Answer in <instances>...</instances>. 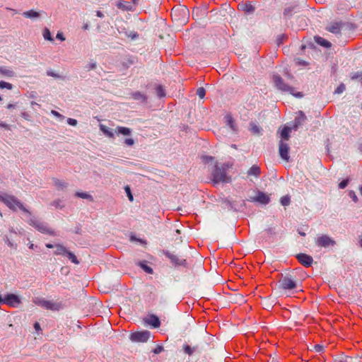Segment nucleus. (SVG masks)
I'll return each mask as SVG.
<instances>
[{
  "instance_id": "obj_1",
  "label": "nucleus",
  "mask_w": 362,
  "mask_h": 362,
  "mask_svg": "<svg viewBox=\"0 0 362 362\" xmlns=\"http://www.w3.org/2000/svg\"><path fill=\"white\" fill-rule=\"evenodd\" d=\"M228 166L224 163L216 164L214 166V169L211 173L212 181L214 183H228L231 181V179L227 175Z\"/></svg>"
},
{
  "instance_id": "obj_2",
  "label": "nucleus",
  "mask_w": 362,
  "mask_h": 362,
  "mask_svg": "<svg viewBox=\"0 0 362 362\" xmlns=\"http://www.w3.org/2000/svg\"><path fill=\"white\" fill-rule=\"evenodd\" d=\"M0 201L6 204L10 209L16 211V208L30 214V211L16 197L6 193L0 192Z\"/></svg>"
},
{
  "instance_id": "obj_3",
  "label": "nucleus",
  "mask_w": 362,
  "mask_h": 362,
  "mask_svg": "<svg viewBox=\"0 0 362 362\" xmlns=\"http://www.w3.org/2000/svg\"><path fill=\"white\" fill-rule=\"evenodd\" d=\"M28 223L42 233L55 235L54 230L50 228L47 223L41 222L35 217H31L28 221Z\"/></svg>"
},
{
  "instance_id": "obj_4",
  "label": "nucleus",
  "mask_w": 362,
  "mask_h": 362,
  "mask_svg": "<svg viewBox=\"0 0 362 362\" xmlns=\"http://www.w3.org/2000/svg\"><path fill=\"white\" fill-rule=\"evenodd\" d=\"M33 302L40 307L50 310H59L62 308V304L51 300H47L42 298H35Z\"/></svg>"
},
{
  "instance_id": "obj_5",
  "label": "nucleus",
  "mask_w": 362,
  "mask_h": 362,
  "mask_svg": "<svg viewBox=\"0 0 362 362\" xmlns=\"http://www.w3.org/2000/svg\"><path fill=\"white\" fill-rule=\"evenodd\" d=\"M315 244L320 247L327 248L336 245V241L327 235H321L315 240Z\"/></svg>"
},
{
  "instance_id": "obj_6",
  "label": "nucleus",
  "mask_w": 362,
  "mask_h": 362,
  "mask_svg": "<svg viewBox=\"0 0 362 362\" xmlns=\"http://www.w3.org/2000/svg\"><path fill=\"white\" fill-rule=\"evenodd\" d=\"M162 252L167 258H168L170 260L171 263L174 266H175V267H178V266L186 267L187 266V261L185 259L180 258L176 255L170 252L168 250H163Z\"/></svg>"
},
{
  "instance_id": "obj_7",
  "label": "nucleus",
  "mask_w": 362,
  "mask_h": 362,
  "mask_svg": "<svg viewBox=\"0 0 362 362\" xmlns=\"http://www.w3.org/2000/svg\"><path fill=\"white\" fill-rule=\"evenodd\" d=\"M296 281L291 276H283L279 281V287L284 290H292L296 288Z\"/></svg>"
},
{
  "instance_id": "obj_8",
  "label": "nucleus",
  "mask_w": 362,
  "mask_h": 362,
  "mask_svg": "<svg viewBox=\"0 0 362 362\" xmlns=\"http://www.w3.org/2000/svg\"><path fill=\"white\" fill-rule=\"evenodd\" d=\"M150 337V332L145 330L132 333L129 338L134 342H146Z\"/></svg>"
},
{
  "instance_id": "obj_9",
  "label": "nucleus",
  "mask_w": 362,
  "mask_h": 362,
  "mask_svg": "<svg viewBox=\"0 0 362 362\" xmlns=\"http://www.w3.org/2000/svg\"><path fill=\"white\" fill-rule=\"evenodd\" d=\"M273 81L275 86L281 91L288 92L293 90L292 87L285 83L282 78L278 74H274L273 76Z\"/></svg>"
},
{
  "instance_id": "obj_10",
  "label": "nucleus",
  "mask_w": 362,
  "mask_h": 362,
  "mask_svg": "<svg viewBox=\"0 0 362 362\" xmlns=\"http://www.w3.org/2000/svg\"><path fill=\"white\" fill-rule=\"evenodd\" d=\"M279 155H280V157L286 160V161H288L289 160V154H288V152H289V146L288 144L286 143H284L282 140H281L279 141Z\"/></svg>"
},
{
  "instance_id": "obj_11",
  "label": "nucleus",
  "mask_w": 362,
  "mask_h": 362,
  "mask_svg": "<svg viewBox=\"0 0 362 362\" xmlns=\"http://www.w3.org/2000/svg\"><path fill=\"white\" fill-rule=\"evenodd\" d=\"M250 201L259 202L260 204L266 205L269 203L270 197H269V195H267L264 192L258 191L257 196L255 197L250 198Z\"/></svg>"
},
{
  "instance_id": "obj_12",
  "label": "nucleus",
  "mask_w": 362,
  "mask_h": 362,
  "mask_svg": "<svg viewBox=\"0 0 362 362\" xmlns=\"http://www.w3.org/2000/svg\"><path fill=\"white\" fill-rule=\"evenodd\" d=\"M296 258L300 263L306 267H310L313 262V257L304 253L298 254Z\"/></svg>"
},
{
  "instance_id": "obj_13",
  "label": "nucleus",
  "mask_w": 362,
  "mask_h": 362,
  "mask_svg": "<svg viewBox=\"0 0 362 362\" xmlns=\"http://www.w3.org/2000/svg\"><path fill=\"white\" fill-rule=\"evenodd\" d=\"M307 117L304 114V112L301 110L298 112V116L296 117L294 120V124L293 126V129L294 130H297L299 127L303 124V123L306 121Z\"/></svg>"
},
{
  "instance_id": "obj_14",
  "label": "nucleus",
  "mask_w": 362,
  "mask_h": 362,
  "mask_svg": "<svg viewBox=\"0 0 362 362\" xmlns=\"http://www.w3.org/2000/svg\"><path fill=\"white\" fill-rule=\"evenodd\" d=\"M21 300L18 296L11 293L7 294L4 297V303L11 306H16L19 304Z\"/></svg>"
},
{
  "instance_id": "obj_15",
  "label": "nucleus",
  "mask_w": 362,
  "mask_h": 362,
  "mask_svg": "<svg viewBox=\"0 0 362 362\" xmlns=\"http://www.w3.org/2000/svg\"><path fill=\"white\" fill-rule=\"evenodd\" d=\"M220 202H221L224 207L228 208L229 210H233L235 211H238L239 210L236 203L235 202L231 201L228 198H221Z\"/></svg>"
},
{
  "instance_id": "obj_16",
  "label": "nucleus",
  "mask_w": 362,
  "mask_h": 362,
  "mask_svg": "<svg viewBox=\"0 0 362 362\" xmlns=\"http://www.w3.org/2000/svg\"><path fill=\"white\" fill-rule=\"evenodd\" d=\"M146 322L147 324L151 325L154 328H158L160 325V322L159 318L155 315H150L148 317V318L146 320Z\"/></svg>"
},
{
  "instance_id": "obj_17",
  "label": "nucleus",
  "mask_w": 362,
  "mask_h": 362,
  "mask_svg": "<svg viewBox=\"0 0 362 362\" xmlns=\"http://www.w3.org/2000/svg\"><path fill=\"white\" fill-rule=\"evenodd\" d=\"M260 168L257 165H253L247 172L248 176L258 177L260 175Z\"/></svg>"
},
{
  "instance_id": "obj_18",
  "label": "nucleus",
  "mask_w": 362,
  "mask_h": 362,
  "mask_svg": "<svg viewBox=\"0 0 362 362\" xmlns=\"http://www.w3.org/2000/svg\"><path fill=\"white\" fill-rule=\"evenodd\" d=\"M22 14L25 18H30V19H36V18H40V12L34 11V10H29L27 11H24Z\"/></svg>"
},
{
  "instance_id": "obj_19",
  "label": "nucleus",
  "mask_w": 362,
  "mask_h": 362,
  "mask_svg": "<svg viewBox=\"0 0 362 362\" xmlns=\"http://www.w3.org/2000/svg\"><path fill=\"white\" fill-rule=\"evenodd\" d=\"M341 24L340 23H333L327 28V30L330 33L334 34H339L341 32Z\"/></svg>"
},
{
  "instance_id": "obj_20",
  "label": "nucleus",
  "mask_w": 362,
  "mask_h": 362,
  "mask_svg": "<svg viewBox=\"0 0 362 362\" xmlns=\"http://www.w3.org/2000/svg\"><path fill=\"white\" fill-rule=\"evenodd\" d=\"M115 133L117 134H122L125 136L130 135L132 133L131 129L125 127H117L115 130Z\"/></svg>"
},
{
  "instance_id": "obj_21",
  "label": "nucleus",
  "mask_w": 362,
  "mask_h": 362,
  "mask_svg": "<svg viewBox=\"0 0 362 362\" xmlns=\"http://www.w3.org/2000/svg\"><path fill=\"white\" fill-rule=\"evenodd\" d=\"M55 248L56 250L54 252L55 255H66L68 251V250L61 244H56Z\"/></svg>"
},
{
  "instance_id": "obj_22",
  "label": "nucleus",
  "mask_w": 362,
  "mask_h": 362,
  "mask_svg": "<svg viewBox=\"0 0 362 362\" xmlns=\"http://www.w3.org/2000/svg\"><path fill=\"white\" fill-rule=\"evenodd\" d=\"M117 6L118 8L123 11H133V6L129 3L126 1H119L117 4Z\"/></svg>"
},
{
  "instance_id": "obj_23",
  "label": "nucleus",
  "mask_w": 362,
  "mask_h": 362,
  "mask_svg": "<svg viewBox=\"0 0 362 362\" xmlns=\"http://www.w3.org/2000/svg\"><path fill=\"white\" fill-rule=\"evenodd\" d=\"M225 119H226V124L230 128V129L233 132H236L237 131L236 126L235 124V122H234V119L232 117V116L230 115H227L225 117Z\"/></svg>"
},
{
  "instance_id": "obj_24",
  "label": "nucleus",
  "mask_w": 362,
  "mask_h": 362,
  "mask_svg": "<svg viewBox=\"0 0 362 362\" xmlns=\"http://www.w3.org/2000/svg\"><path fill=\"white\" fill-rule=\"evenodd\" d=\"M100 129L108 137L110 138H114L115 137V132L112 131V129L107 127L106 126L103 124L100 125Z\"/></svg>"
},
{
  "instance_id": "obj_25",
  "label": "nucleus",
  "mask_w": 362,
  "mask_h": 362,
  "mask_svg": "<svg viewBox=\"0 0 362 362\" xmlns=\"http://www.w3.org/2000/svg\"><path fill=\"white\" fill-rule=\"evenodd\" d=\"M293 128L288 127H284L281 131V138L282 139L288 141L290 138V133Z\"/></svg>"
},
{
  "instance_id": "obj_26",
  "label": "nucleus",
  "mask_w": 362,
  "mask_h": 362,
  "mask_svg": "<svg viewBox=\"0 0 362 362\" xmlns=\"http://www.w3.org/2000/svg\"><path fill=\"white\" fill-rule=\"evenodd\" d=\"M0 73L7 77H13L15 76L13 71L4 66H0Z\"/></svg>"
},
{
  "instance_id": "obj_27",
  "label": "nucleus",
  "mask_w": 362,
  "mask_h": 362,
  "mask_svg": "<svg viewBox=\"0 0 362 362\" xmlns=\"http://www.w3.org/2000/svg\"><path fill=\"white\" fill-rule=\"evenodd\" d=\"M315 40L318 45L324 47L328 48L331 47V43L321 37H315Z\"/></svg>"
},
{
  "instance_id": "obj_28",
  "label": "nucleus",
  "mask_w": 362,
  "mask_h": 362,
  "mask_svg": "<svg viewBox=\"0 0 362 362\" xmlns=\"http://www.w3.org/2000/svg\"><path fill=\"white\" fill-rule=\"evenodd\" d=\"M138 264L147 274H153V269L147 264L146 262H145V261L139 262L138 263Z\"/></svg>"
},
{
  "instance_id": "obj_29",
  "label": "nucleus",
  "mask_w": 362,
  "mask_h": 362,
  "mask_svg": "<svg viewBox=\"0 0 362 362\" xmlns=\"http://www.w3.org/2000/svg\"><path fill=\"white\" fill-rule=\"evenodd\" d=\"M53 181H54V186L58 189H64V188H66L67 187V183L63 180H60L59 179L54 178Z\"/></svg>"
},
{
  "instance_id": "obj_30",
  "label": "nucleus",
  "mask_w": 362,
  "mask_h": 362,
  "mask_svg": "<svg viewBox=\"0 0 362 362\" xmlns=\"http://www.w3.org/2000/svg\"><path fill=\"white\" fill-rule=\"evenodd\" d=\"M66 256L68 257V259L73 263L76 264H79V261L78 260L77 257H76V255L70 252V251H67L66 254Z\"/></svg>"
},
{
  "instance_id": "obj_31",
  "label": "nucleus",
  "mask_w": 362,
  "mask_h": 362,
  "mask_svg": "<svg viewBox=\"0 0 362 362\" xmlns=\"http://www.w3.org/2000/svg\"><path fill=\"white\" fill-rule=\"evenodd\" d=\"M43 37L45 38V40H48V41H53V38L51 35V33L49 31V30L47 28H45L43 30Z\"/></svg>"
},
{
  "instance_id": "obj_32",
  "label": "nucleus",
  "mask_w": 362,
  "mask_h": 362,
  "mask_svg": "<svg viewBox=\"0 0 362 362\" xmlns=\"http://www.w3.org/2000/svg\"><path fill=\"white\" fill-rule=\"evenodd\" d=\"M243 11L247 13H252L255 11V7L250 4H246L243 6Z\"/></svg>"
},
{
  "instance_id": "obj_33",
  "label": "nucleus",
  "mask_w": 362,
  "mask_h": 362,
  "mask_svg": "<svg viewBox=\"0 0 362 362\" xmlns=\"http://www.w3.org/2000/svg\"><path fill=\"white\" fill-rule=\"evenodd\" d=\"M290 202L291 198L288 195L282 197L280 199V203L281 204L282 206H288L290 204Z\"/></svg>"
},
{
  "instance_id": "obj_34",
  "label": "nucleus",
  "mask_w": 362,
  "mask_h": 362,
  "mask_svg": "<svg viewBox=\"0 0 362 362\" xmlns=\"http://www.w3.org/2000/svg\"><path fill=\"white\" fill-rule=\"evenodd\" d=\"M351 78L361 82L362 83V72H356L351 74Z\"/></svg>"
},
{
  "instance_id": "obj_35",
  "label": "nucleus",
  "mask_w": 362,
  "mask_h": 362,
  "mask_svg": "<svg viewBox=\"0 0 362 362\" xmlns=\"http://www.w3.org/2000/svg\"><path fill=\"white\" fill-rule=\"evenodd\" d=\"M76 196L82 199H92V196L86 192H77Z\"/></svg>"
},
{
  "instance_id": "obj_36",
  "label": "nucleus",
  "mask_w": 362,
  "mask_h": 362,
  "mask_svg": "<svg viewBox=\"0 0 362 362\" xmlns=\"http://www.w3.org/2000/svg\"><path fill=\"white\" fill-rule=\"evenodd\" d=\"M51 205L54 206L57 209H62L64 206V205L62 204V202L60 199H57V200L53 201L51 203Z\"/></svg>"
},
{
  "instance_id": "obj_37",
  "label": "nucleus",
  "mask_w": 362,
  "mask_h": 362,
  "mask_svg": "<svg viewBox=\"0 0 362 362\" xmlns=\"http://www.w3.org/2000/svg\"><path fill=\"white\" fill-rule=\"evenodd\" d=\"M12 88H13V86L11 83H9L4 81H0V88H1V89L7 88L8 90H11Z\"/></svg>"
},
{
  "instance_id": "obj_38",
  "label": "nucleus",
  "mask_w": 362,
  "mask_h": 362,
  "mask_svg": "<svg viewBox=\"0 0 362 362\" xmlns=\"http://www.w3.org/2000/svg\"><path fill=\"white\" fill-rule=\"evenodd\" d=\"M183 350L185 354H188L189 356H191L194 354V351L192 350V347L187 344H185L183 346Z\"/></svg>"
},
{
  "instance_id": "obj_39",
  "label": "nucleus",
  "mask_w": 362,
  "mask_h": 362,
  "mask_svg": "<svg viewBox=\"0 0 362 362\" xmlns=\"http://www.w3.org/2000/svg\"><path fill=\"white\" fill-rule=\"evenodd\" d=\"M295 7L286 8L284 11V15L290 18L293 15V11Z\"/></svg>"
},
{
  "instance_id": "obj_40",
  "label": "nucleus",
  "mask_w": 362,
  "mask_h": 362,
  "mask_svg": "<svg viewBox=\"0 0 362 362\" xmlns=\"http://www.w3.org/2000/svg\"><path fill=\"white\" fill-rule=\"evenodd\" d=\"M156 93L159 98H163L165 95V90L161 86L156 88Z\"/></svg>"
},
{
  "instance_id": "obj_41",
  "label": "nucleus",
  "mask_w": 362,
  "mask_h": 362,
  "mask_svg": "<svg viewBox=\"0 0 362 362\" xmlns=\"http://www.w3.org/2000/svg\"><path fill=\"white\" fill-rule=\"evenodd\" d=\"M133 97L135 100H142V101H144L146 100V97L141 94V93L139 92H136L133 94Z\"/></svg>"
},
{
  "instance_id": "obj_42",
  "label": "nucleus",
  "mask_w": 362,
  "mask_h": 362,
  "mask_svg": "<svg viewBox=\"0 0 362 362\" xmlns=\"http://www.w3.org/2000/svg\"><path fill=\"white\" fill-rule=\"evenodd\" d=\"M96 66H97L96 62H91L89 64H88L87 65H86L85 69L87 71H89L90 70L95 69L96 68Z\"/></svg>"
},
{
  "instance_id": "obj_43",
  "label": "nucleus",
  "mask_w": 362,
  "mask_h": 362,
  "mask_svg": "<svg viewBox=\"0 0 362 362\" xmlns=\"http://www.w3.org/2000/svg\"><path fill=\"white\" fill-rule=\"evenodd\" d=\"M250 131L254 134H259L260 133L261 129L259 126L255 124H251Z\"/></svg>"
},
{
  "instance_id": "obj_44",
  "label": "nucleus",
  "mask_w": 362,
  "mask_h": 362,
  "mask_svg": "<svg viewBox=\"0 0 362 362\" xmlns=\"http://www.w3.org/2000/svg\"><path fill=\"white\" fill-rule=\"evenodd\" d=\"M197 94L201 99H203L205 96L206 90L204 88L200 87L197 89Z\"/></svg>"
},
{
  "instance_id": "obj_45",
  "label": "nucleus",
  "mask_w": 362,
  "mask_h": 362,
  "mask_svg": "<svg viewBox=\"0 0 362 362\" xmlns=\"http://www.w3.org/2000/svg\"><path fill=\"white\" fill-rule=\"evenodd\" d=\"M345 85L344 83H341L334 90V93L340 94L342 93L345 90Z\"/></svg>"
},
{
  "instance_id": "obj_46",
  "label": "nucleus",
  "mask_w": 362,
  "mask_h": 362,
  "mask_svg": "<svg viewBox=\"0 0 362 362\" xmlns=\"http://www.w3.org/2000/svg\"><path fill=\"white\" fill-rule=\"evenodd\" d=\"M124 190H125V192L127 193V195L129 201L132 202L134 198H133V195L132 194L130 187L129 186H126L124 187Z\"/></svg>"
},
{
  "instance_id": "obj_47",
  "label": "nucleus",
  "mask_w": 362,
  "mask_h": 362,
  "mask_svg": "<svg viewBox=\"0 0 362 362\" xmlns=\"http://www.w3.org/2000/svg\"><path fill=\"white\" fill-rule=\"evenodd\" d=\"M51 114L53 116L57 117L60 121H62L65 118L64 115H61L59 112H58L56 110H51Z\"/></svg>"
},
{
  "instance_id": "obj_48",
  "label": "nucleus",
  "mask_w": 362,
  "mask_h": 362,
  "mask_svg": "<svg viewBox=\"0 0 362 362\" xmlns=\"http://www.w3.org/2000/svg\"><path fill=\"white\" fill-rule=\"evenodd\" d=\"M4 241L9 247L16 248L17 245L11 241L7 236H5Z\"/></svg>"
},
{
  "instance_id": "obj_49",
  "label": "nucleus",
  "mask_w": 362,
  "mask_h": 362,
  "mask_svg": "<svg viewBox=\"0 0 362 362\" xmlns=\"http://www.w3.org/2000/svg\"><path fill=\"white\" fill-rule=\"evenodd\" d=\"M349 180L345 179L343 180L339 184V189H344L349 184Z\"/></svg>"
},
{
  "instance_id": "obj_50",
  "label": "nucleus",
  "mask_w": 362,
  "mask_h": 362,
  "mask_svg": "<svg viewBox=\"0 0 362 362\" xmlns=\"http://www.w3.org/2000/svg\"><path fill=\"white\" fill-rule=\"evenodd\" d=\"M124 143L128 146H132L134 144V140L132 138H127L124 139Z\"/></svg>"
},
{
  "instance_id": "obj_51",
  "label": "nucleus",
  "mask_w": 362,
  "mask_h": 362,
  "mask_svg": "<svg viewBox=\"0 0 362 362\" xmlns=\"http://www.w3.org/2000/svg\"><path fill=\"white\" fill-rule=\"evenodd\" d=\"M130 240L131 241H136V242H139L141 244H144L146 243V241L142 240V239H140V238H137L136 237H135L134 235H131L130 236Z\"/></svg>"
},
{
  "instance_id": "obj_52",
  "label": "nucleus",
  "mask_w": 362,
  "mask_h": 362,
  "mask_svg": "<svg viewBox=\"0 0 362 362\" xmlns=\"http://www.w3.org/2000/svg\"><path fill=\"white\" fill-rule=\"evenodd\" d=\"M67 123H68L69 125H71V126H74V127H75V126H76V125H77L78 122H77V120H76V119H73V118H68V119H67Z\"/></svg>"
},
{
  "instance_id": "obj_53",
  "label": "nucleus",
  "mask_w": 362,
  "mask_h": 362,
  "mask_svg": "<svg viewBox=\"0 0 362 362\" xmlns=\"http://www.w3.org/2000/svg\"><path fill=\"white\" fill-rule=\"evenodd\" d=\"M349 197L354 202H357L358 201V197L356 194V193L354 192V191H350L349 192Z\"/></svg>"
},
{
  "instance_id": "obj_54",
  "label": "nucleus",
  "mask_w": 362,
  "mask_h": 362,
  "mask_svg": "<svg viewBox=\"0 0 362 362\" xmlns=\"http://www.w3.org/2000/svg\"><path fill=\"white\" fill-rule=\"evenodd\" d=\"M163 351V346L158 345V346H157V347L156 349H153V352L155 354H158L161 353Z\"/></svg>"
},
{
  "instance_id": "obj_55",
  "label": "nucleus",
  "mask_w": 362,
  "mask_h": 362,
  "mask_svg": "<svg viewBox=\"0 0 362 362\" xmlns=\"http://www.w3.org/2000/svg\"><path fill=\"white\" fill-rule=\"evenodd\" d=\"M0 127L4 128L6 130H11V125H9V124H6L5 122H0Z\"/></svg>"
},
{
  "instance_id": "obj_56",
  "label": "nucleus",
  "mask_w": 362,
  "mask_h": 362,
  "mask_svg": "<svg viewBox=\"0 0 362 362\" xmlns=\"http://www.w3.org/2000/svg\"><path fill=\"white\" fill-rule=\"evenodd\" d=\"M47 76H52L54 78H60V76L58 74H56L52 71H47Z\"/></svg>"
},
{
  "instance_id": "obj_57",
  "label": "nucleus",
  "mask_w": 362,
  "mask_h": 362,
  "mask_svg": "<svg viewBox=\"0 0 362 362\" xmlns=\"http://www.w3.org/2000/svg\"><path fill=\"white\" fill-rule=\"evenodd\" d=\"M314 349L316 352H321L324 349V346L320 344L314 346Z\"/></svg>"
},
{
  "instance_id": "obj_58",
  "label": "nucleus",
  "mask_w": 362,
  "mask_h": 362,
  "mask_svg": "<svg viewBox=\"0 0 362 362\" xmlns=\"http://www.w3.org/2000/svg\"><path fill=\"white\" fill-rule=\"evenodd\" d=\"M21 117L25 119V120L30 121V116L28 113L23 112L21 113Z\"/></svg>"
},
{
  "instance_id": "obj_59",
  "label": "nucleus",
  "mask_w": 362,
  "mask_h": 362,
  "mask_svg": "<svg viewBox=\"0 0 362 362\" xmlns=\"http://www.w3.org/2000/svg\"><path fill=\"white\" fill-rule=\"evenodd\" d=\"M56 37L58 40H61V41H64L65 40V37H64V36L62 33H59V32L57 33Z\"/></svg>"
},
{
  "instance_id": "obj_60",
  "label": "nucleus",
  "mask_w": 362,
  "mask_h": 362,
  "mask_svg": "<svg viewBox=\"0 0 362 362\" xmlns=\"http://www.w3.org/2000/svg\"><path fill=\"white\" fill-rule=\"evenodd\" d=\"M293 91V90L291 91H288V92L291 93L293 95L296 96V98H302L303 97L302 93L298 92V93H295Z\"/></svg>"
},
{
  "instance_id": "obj_61",
  "label": "nucleus",
  "mask_w": 362,
  "mask_h": 362,
  "mask_svg": "<svg viewBox=\"0 0 362 362\" xmlns=\"http://www.w3.org/2000/svg\"><path fill=\"white\" fill-rule=\"evenodd\" d=\"M267 233L268 234H269L270 235H275V230H274V228H269L268 229H267Z\"/></svg>"
},
{
  "instance_id": "obj_62",
  "label": "nucleus",
  "mask_w": 362,
  "mask_h": 362,
  "mask_svg": "<svg viewBox=\"0 0 362 362\" xmlns=\"http://www.w3.org/2000/svg\"><path fill=\"white\" fill-rule=\"evenodd\" d=\"M34 328L36 330V332H39V331L41 330L40 325V324L38 322H35L34 324Z\"/></svg>"
},
{
  "instance_id": "obj_63",
  "label": "nucleus",
  "mask_w": 362,
  "mask_h": 362,
  "mask_svg": "<svg viewBox=\"0 0 362 362\" xmlns=\"http://www.w3.org/2000/svg\"><path fill=\"white\" fill-rule=\"evenodd\" d=\"M129 36L131 37L132 39H136L138 37V34L135 32H133L131 33V34Z\"/></svg>"
},
{
  "instance_id": "obj_64",
  "label": "nucleus",
  "mask_w": 362,
  "mask_h": 362,
  "mask_svg": "<svg viewBox=\"0 0 362 362\" xmlns=\"http://www.w3.org/2000/svg\"><path fill=\"white\" fill-rule=\"evenodd\" d=\"M96 16L99 18H103L104 17V14L100 11H96Z\"/></svg>"
}]
</instances>
